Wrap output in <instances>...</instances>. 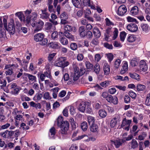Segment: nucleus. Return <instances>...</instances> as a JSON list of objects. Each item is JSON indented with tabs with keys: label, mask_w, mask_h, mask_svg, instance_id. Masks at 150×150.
<instances>
[{
	"label": "nucleus",
	"mask_w": 150,
	"mask_h": 150,
	"mask_svg": "<svg viewBox=\"0 0 150 150\" xmlns=\"http://www.w3.org/2000/svg\"><path fill=\"white\" fill-rule=\"evenodd\" d=\"M32 14V16L28 15L26 17V24L29 25L30 23L33 27H35L36 28L34 30V31L35 32H36L42 28L44 23L43 22L40 20H39L37 21H35L37 16V13L36 12H33Z\"/></svg>",
	"instance_id": "nucleus-1"
},
{
	"label": "nucleus",
	"mask_w": 150,
	"mask_h": 150,
	"mask_svg": "<svg viewBox=\"0 0 150 150\" xmlns=\"http://www.w3.org/2000/svg\"><path fill=\"white\" fill-rule=\"evenodd\" d=\"M3 22L5 29L11 34H13L15 31V24L13 20L11 19L10 21L8 23V26L7 24V20L4 17H3Z\"/></svg>",
	"instance_id": "nucleus-2"
},
{
	"label": "nucleus",
	"mask_w": 150,
	"mask_h": 150,
	"mask_svg": "<svg viewBox=\"0 0 150 150\" xmlns=\"http://www.w3.org/2000/svg\"><path fill=\"white\" fill-rule=\"evenodd\" d=\"M44 35L42 33L36 34L34 36V40L37 42H39V44L42 45H45L47 44V39L44 38Z\"/></svg>",
	"instance_id": "nucleus-3"
},
{
	"label": "nucleus",
	"mask_w": 150,
	"mask_h": 150,
	"mask_svg": "<svg viewBox=\"0 0 150 150\" xmlns=\"http://www.w3.org/2000/svg\"><path fill=\"white\" fill-rule=\"evenodd\" d=\"M69 124L68 121H64L59 126L61 128L60 132L62 134H67V131L69 128Z\"/></svg>",
	"instance_id": "nucleus-4"
},
{
	"label": "nucleus",
	"mask_w": 150,
	"mask_h": 150,
	"mask_svg": "<svg viewBox=\"0 0 150 150\" xmlns=\"http://www.w3.org/2000/svg\"><path fill=\"white\" fill-rule=\"evenodd\" d=\"M110 142L111 143L114 144L116 148H118L122 145L123 143L125 142V140L123 139H118L114 141L111 140Z\"/></svg>",
	"instance_id": "nucleus-5"
},
{
	"label": "nucleus",
	"mask_w": 150,
	"mask_h": 150,
	"mask_svg": "<svg viewBox=\"0 0 150 150\" xmlns=\"http://www.w3.org/2000/svg\"><path fill=\"white\" fill-rule=\"evenodd\" d=\"M107 101L110 103H112L114 105L117 104L118 103V100L117 97L109 95L107 99Z\"/></svg>",
	"instance_id": "nucleus-6"
},
{
	"label": "nucleus",
	"mask_w": 150,
	"mask_h": 150,
	"mask_svg": "<svg viewBox=\"0 0 150 150\" xmlns=\"http://www.w3.org/2000/svg\"><path fill=\"white\" fill-rule=\"evenodd\" d=\"M127 11V8L124 5L120 6L118 10L117 13L120 16H122L124 15Z\"/></svg>",
	"instance_id": "nucleus-7"
},
{
	"label": "nucleus",
	"mask_w": 150,
	"mask_h": 150,
	"mask_svg": "<svg viewBox=\"0 0 150 150\" xmlns=\"http://www.w3.org/2000/svg\"><path fill=\"white\" fill-rule=\"evenodd\" d=\"M127 29L129 31L133 32L137 31L138 27L136 25L133 23H131L127 26Z\"/></svg>",
	"instance_id": "nucleus-8"
},
{
	"label": "nucleus",
	"mask_w": 150,
	"mask_h": 150,
	"mask_svg": "<svg viewBox=\"0 0 150 150\" xmlns=\"http://www.w3.org/2000/svg\"><path fill=\"white\" fill-rule=\"evenodd\" d=\"M139 68L144 72L146 71L148 69L146 62L144 60H141L139 62Z\"/></svg>",
	"instance_id": "nucleus-9"
},
{
	"label": "nucleus",
	"mask_w": 150,
	"mask_h": 150,
	"mask_svg": "<svg viewBox=\"0 0 150 150\" xmlns=\"http://www.w3.org/2000/svg\"><path fill=\"white\" fill-rule=\"evenodd\" d=\"M93 32L94 36L95 38H99L101 36V33L99 29L97 27H95L93 28Z\"/></svg>",
	"instance_id": "nucleus-10"
},
{
	"label": "nucleus",
	"mask_w": 150,
	"mask_h": 150,
	"mask_svg": "<svg viewBox=\"0 0 150 150\" xmlns=\"http://www.w3.org/2000/svg\"><path fill=\"white\" fill-rule=\"evenodd\" d=\"M87 104H88V102H82L80 103L79 107V110L81 112H84Z\"/></svg>",
	"instance_id": "nucleus-11"
},
{
	"label": "nucleus",
	"mask_w": 150,
	"mask_h": 150,
	"mask_svg": "<svg viewBox=\"0 0 150 150\" xmlns=\"http://www.w3.org/2000/svg\"><path fill=\"white\" fill-rule=\"evenodd\" d=\"M111 28H108L106 30L105 33L104 34L105 38L104 39L105 40L107 41H108L109 40V38L110 36H111L112 35V32L111 31Z\"/></svg>",
	"instance_id": "nucleus-12"
},
{
	"label": "nucleus",
	"mask_w": 150,
	"mask_h": 150,
	"mask_svg": "<svg viewBox=\"0 0 150 150\" xmlns=\"http://www.w3.org/2000/svg\"><path fill=\"white\" fill-rule=\"evenodd\" d=\"M103 70L105 75H108L110 74V69L108 63H106L104 64L103 67Z\"/></svg>",
	"instance_id": "nucleus-13"
},
{
	"label": "nucleus",
	"mask_w": 150,
	"mask_h": 150,
	"mask_svg": "<svg viewBox=\"0 0 150 150\" xmlns=\"http://www.w3.org/2000/svg\"><path fill=\"white\" fill-rule=\"evenodd\" d=\"M85 27L84 26H80L79 29V33L81 37H84L86 36Z\"/></svg>",
	"instance_id": "nucleus-14"
},
{
	"label": "nucleus",
	"mask_w": 150,
	"mask_h": 150,
	"mask_svg": "<svg viewBox=\"0 0 150 150\" xmlns=\"http://www.w3.org/2000/svg\"><path fill=\"white\" fill-rule=\"evenodd\" d=\"M139 8L137 6L133 7L130 11L131 14L133 16L137 15L138 13Z\"/></svg>",
	"instance_id": "nucleus-15"
},
{
	"label": "nucleus",
	"mask_w": 150,
	"mask_h": 150,
	"mask_svg": "<svg viewBox=\"0 0 150 150\" xmlns=\"http://www.w3.org/2000/svg\"><path fill=\"white\" fill-rule=\"evenodd\" d=\"M63 34L66 38L69 39L71 41L74 40V38L73 36L70 33L67 31H65L64 33Z\"/></svg>",
	"instance_id": "nucleus-16"
},
{
	"label": "nucleus",
	"mask_w": 150,
	"mask_h": 150,
	"mask_svg": "<svg viewBox=\"0 0 150 150\" xmlns=\"http://www.w3.org/2000/svg\"><path fill=\"white\" fill-rule=\"evenodd\" d=\"M131 122V120H127L126 118H124L122 120V124L121 125V127L123 128L126 125H130Z\"/></svg>",
	"instance_id": "nucleus-17"
},
{
	"label": "nucleus",
	"mask_w": 150,
	"mask_h": 150,
	"mask_svg": "<svg viewBox=\"0 0 150 150\" xmlns=\"http://www.w3.org/2000/svg\"><path fill=\"white\" fill-rule=\"evenodd\" d=\"M15 15L17 16L21 21H23V22L26 23V20H25V17L23 14L21 12H18L15 13Z\"/></svg>",
	"instance_id": "nucleus-18"
},
{
	"label": "nucleus",
	"mask_w": 150,
	"mask_h": 150,
	"mask_svg": "<svg viewBox=\"0 0 150 150\" xmlns=\"http://www.w3.org/2000/svg\"><path fill=\"white\" fill-rule=\"evenodd\" d=\"M49 47L53 49H57L58 47V45L57 42H51L49 43L47 45Z\"/></svg>",
	"instance_id": "nucleus-19"
},
{
	"label": "nucleus",
	"mask_w": 150,
	"mask_h": 150,
	"mask_svg": "<svg viewBox=\"0 0 150 150\" xmlns=\"http://www.w3.org/2000/svg\"><path fill=\"white\" fill-rule=\"evenodd\" d=\"M6 37V31L4 29L2 30V28L0 27V38L1 39V40H3Z\"/></svg>",
	"instance_id": "nucleus-20"
},
{
	"label": "nucleus",
	"mask_w": 150,
	"mask_h": 150,
	"mask_svg": "<svg viewBox=\"0 0 150 150\" xmlns=\"http://www.w3.org/2000/svg\"><path fill=\"white\" fill-rule=\"evenodd\" d=\"M99 116L102 118H104L106 117L107 113L106 111L103 109L100 110L98 112Z\"/></svg>",
	"instance_id": "nucleus-21"
},
{
	"label": "nucleus",
	"mask_w": 150,
	"mask_h": 150,
	"mask_svg": "<svg viewBox=\"0 0 150 150\" xmlns=\"http://www.w3.org/2000/svg\"><path fill=\"white\" fill-rule=\"evenodd\" d=\"M85 66L87 69L92 70L93 69V65L89 61H87L85 62Z\"/></svg>",
	"instance_id": "nucleus-22"
},
{
	"label": "nucleus",
	"mask_w": 150,
	"mask_h": 150,
	"mask_svg": "<svg viewBox=\"0 0 150 150\" xmlns=\"http://www.w3.org/2000/svg\"><path fill=\"white\" fill-rule=\"evenodd\" d=\"M131 147L132 149H135L137 148L138 145V144L137 141L134 139H133L131 142Z\"/></svg>",
	"instance_id": "nucleus-23"
},
{
	"label": "nucleus",
	"mask_w": 150,
	"mask_h": 150,
	"mask_svg": "<svg viewBox=\"0 0 150 150\" xmlns=\"http://www.w3.org/2000/svg\"><path fill=\"white\" fill-rule=\"evenodd\" d=\"M94 70L95 73L98 74L99 73L100 71V68L99 64L98 63H96L93 66Z\"/></svg>",
	"instance_id": "nucleus-24"
},
{
	"label": "nucleus",
	"mask_w": 150,
	"mask_h": 150,
	"mask_svg": "<svg viewBox=\"0 0 150 150\" xmlns=\"http://www.w3.org/2000/svg\"><path fill=\"white\" fill-rule=\"evenodd\" d=\"M61 59L63 63V68L67 66L69 64V62L66 61L67 58L65 57H61Z\"/></svg>",
	"instance_id": "nucleus-25"
},
{
	"label": "nucleus",
	"mask_w": 150,
	"mask_h": 150,
	"mask_svg": "<svg viewBox=\"0 0 150 150\" xmlns=\"http://www.w3.org/2000/svg\"><path fill=\"white\" fill-rule=\"evenodd\" d=\"M90 126L91 131L93 132H95L97 131L98 128V125L97 124L95 123Z\"/></svg>",
	"instance_id": "nucleus-26"
},
{
	"label": "nucleus",
	"mask_w": 150,
	"mask_h": 150,
	"mask_svg": "<svg viewBox=\"0 0 150 150\" xmlns=\"http://www.w3.org/2000/svg\"><path fill=\"white\" fill-rule=\"evenodd\" d=\"M130 77L132 79L139 81L140 79V76L138 74L134 73H129Z\"/></svg>",
	"instance_id": "nucleus-27"
},
{
	"label": "nucleus",
	"mask_w": 150,
	"mask_h": 150,
	"mask_svg": "<svg viewBox=\"0 0 150 150\" xmlns=\"http://www.w3.org/2000/svg\"><path fill=\"white\" fill-rule=\"evenodd\" d=\"M136 88L138 91H140L144 90L146 89V87L144 85L138 84L137 85Z\"/></svg>",
	"instance_id": "nucleus-28"
},
{
	"label": "nucleus",
	"mask_w": 150,
	"mask_h": 150,
	"mask_svg": "<svg viewBox=\"0 0 150 150\" xmlns=\"http://www.w3.org/2000/svg\"><path fill=\"white\" fill-rule=\"evenodd\" d=\"M88 120L89 124L90 125L95 124L94 117L91 116H88L87 117Z\"/></svg>",
	"instance_id": "nucleus-29"
},
{
	"label": "nucleus",
	"mask_w": 150,
	"mask_h": 150,
	"mask_svg": "<svg viewBox=\"0 0 150 150\" xmlns=\"http://www.w3.org/2000/svg\"><path fill=\"white\" fill-rule=\"evenodd\" d=\"M80 2L81 4H83L84 6H91V3L90 0H80Z\"/></svg>",
	"instance_id": "nucleus-30"
},
{
	"label": "nucleus",
	"mask_w": 150,
	"mask_h": 150,
	"mask_svg": "<svg viewBox=\"0 0 150 150\" xmlns=\"http://www.w3.org/2000/svg\"><path fill=\"white\" fill-rule=\"evenodd\" d=\"M86 113L88 114H92L93 113V111L92 109L91 108L90 105L88 103V104H87L86 107Z\"/></svg>",
	"instance_id": "nucleus-31"
},
{
	"label": "nucleus",
	"mask_w": 150,
	"mask_h": 150,
	"mask_svg": "<svg viewBox=\"0 0 150 150\" xmlns=\"http://www.w3.org/2000/svg\"><path fill=\"white\" fill-rule=\"evenodd\" d=\"M81 127L82 129L84 131L86 130L88 128L87 123L86 122H83L81 125Z\"/></svg>",
	"instance_id": "nucleus-32"
},
{
	"label": "nucleus",
	"mask_w": 150,
	"mask_h": 150,
	"mask_svg": "<svg viewBox=\"0 0 150 150\" xmlns=\"http://www.w3.org/2000/svg\"><path fill=\"white\" fill-rule=\"evenodd\" d=\"M138 62L135 58L132 59L130 62V64L133 67H135L138 64Z\"/></svg>",
	"instance_id": "nucleus-33"
},
{
	"label": "nucleus",
	"mask_w": 150,
	"mask_h": 150,
	"mask_svg": "<svg viewBox=\"0 0 150 150\" xmlns=\"http://www.w3.org/2000/svg\"><path fill=\"white\" fill-rule=\"evenodd\" d=\"M126 34V33L125 31H122L120 33V39L123 42L124 41Z\"/></svg>",
	"instance_id": "nucleus-34"
},
{
	"label": "nucleus",
	"mask_w": 150,
	"mask_h": 150,
	"mask_svg": "<svg viewBox=\"0 0 150 150\" xmlns=\"http://www.w3.org/2000/svg\"><path fill=\"white\" fill-rule=\"evenodd\" d=\"M72 3L76 7L79 8L81 6L79 0H72Z\"/></svg>",
	"instance_id": "nucleus-35"
},
{
	"label": "nucleus",
	"mask_w": 150,
	"mask_h": 150,
	"mask_svg": "<svg viewBox=\"0 0 150 150\" xmlns=\"http://www.w3.org/2000/svg\"><path fill=\"white\" fill-rule=\"evenodd\" d=\"M116 118H114L112 119L110 121V126L111 127L113 128L117 124V121L116 120Z\"/></svg>",
	"instance_id": "nucleus-36"
},
{
	"label": "nucleus",
	"mask_w": 150,
	"mask_h": 150,
	"mask_svg": "<svg viewBox=\"0 0 150 150\" xmlns=\"http://www.w3.org/2000/svg\"><path fill=\"white\" fill-rule=\"evenodd\" d=\"M145 103V105L147 106L150 105V93L147 95Z\"/></svg>",
	"instance_id": "nucleus-37"
},
{
	"label": "nucleus",
	"mask_w": 150,
	"mask_h": 150,
	"mask_svg": "<svg viewBox=\"0 0 150 150\" xmlns=\"http://www.w3.org/2000/svg\"><path fill=\"white\" fill-rule=\"evenodd\" d=\"M141 28L142 30L145 32H146L148 29V27L146 24H142L141 25Z\"/></svg>",
	"instance_id": "nucleus-38"
},
{
	"label": "nucleus",
	"mask_w": 150,
	"mask_h": 150,
	"mask_svg": "<svg viewBox=\"0 0 150 150\" xmlns=\"http://www.w3.org/2000/svg\"><path fill=\"white\" fill-rule=\"evenodd\" d=\"M60 41L61 43L64 45L67 44L68 42L67 39L64 37H62L60 39Z\"/></svg>",
	"instance_id": "nucleus-39"
},
{
	"label": "nucleus",
	"mask_w": 150,
	"mask_h": 150,
	"mask_svg": "<svg viewBox=\"0 0 150 150\" xmlns=\"http://www.w3.org/2000/svg\"><path fill=\"white\" fill-rule=\"evenodd\" d=\"M60 18L61 19L67 20L68 18V15H67V13L65 12L62 13L60 15Z\"/></svg>",
	"instance_id": "nucleus-40"
},
{
	"label": "nucleus",
	"mask_w": 150,
	"mask_h": 150,
	"mask_svg": "<svg viewBox=\"0 0 150 150\" xmlns=\"http://www.w3.org/2000/svg\"><path fill=\"white\" fill-rule=\"evenodd\" d=\"M86 36L88 39H91L92 38L93 35L92 32L89 30L86 32Z\"/></svg>",
	"instance_id": "nucleus-41"
},
{
	"label": "nucleus",
	"mask_w": 150,
	"mask_h": 150,
	"mask_svg": "<svg viewBox=\"0 0 150 150\" xmlns=\"http://www.w3.org/2000/svg\"><path fill=\"white\" fill-rule=\"evenodd\" d=\"M26 76L28 77L29 80L31 81H35L36 80V77L35 76H34L32 75H31L28 74H27Z\"/></svg>",
	"instance_id": "nucleus-42"
},
{
	"label": "nucleus",
	"mask_w": 150,
	"mask_h": 150,
	"mask_svg": "<svg viewBox=\"0 0 150 150\" xmlns=\"http://www.w3.org/2000/svg\"><path fill=\"white\" fill-rule=\"evenodd\" d=\"M20 90V88L18 86L13 90L11 91L12 94L14 95L18 94Z\"/></svg>",
	"instance_id": "nucleus-43"
},
{
	"label": "nucleus",
	"mask_w": 150,
	"mask_h": 150,
	"mask_svg": "<svg viewBox=\"0 0 150 150\" xmlns=\"http://www.w3.org/2000/svg\"><path fill=\"white\" fill-rule=\"evenodd\" d=\"M57 125L58 126H59L60 124L64 122L63 121V117L62 116H59L57 119Z\"/></svg>",
	"instance_id": "nucleus-44"
},
{
	"label": "nucleus",
	"mask_w": 150,
	"mask_h": 150,
	"mask_svg": "<svg viewBox=\"0 0 150 150\" xmlns=\"http://www.w3.org/2000/svg\"><path fill=\"white\" fill-rule=\"evenodd\" d=\"M71 125L72 130H74L76 128V125L75 122H74L73 119L72 118L70 119Z\"/></svg>",
	"instance_id": "nucleus-45"
},
{
	"label": "nucleus",
	"mask_w": 150,
	"mask_h": 150,
	"mask_svg": "<svg viewBox=\"0 0 150 150\" xmlns=\"http://www.w3.org/2000/svg\"><path fill=\"white\" fill-rule=\"evenodd\" d=\"M104 46L109 49L111 50L113 49V46L112 44H109L107 42H105L103 43Z\"/></svg>",
	"instance_id": "nucleus-46"
},
{
	"label": "nucleus",
	"mask_w": 150,
	"mask_h": 150,
	"mask_svg": "<svg viewBox=\"0 0 150 150\" xmlns=\"http://www.w3.org/2000/svg\"><path fill=\"white\" fill-rule=\"evenodd\" d=\"M73 28L71 25H67L64 26V29L67 31L71 32Z\"/></svg>",
	"instance_id": "nucleus-47"
},
{
	"label": "nucleus",
	"mask_w": 150,
	"mask_h": 150,
	"mask_svg": "<svg viewBox=\"0 0 150 150\" xmlns=\"http://www.w3.org/2000/svg\"><path fill=\"white\" fill-rule=\"evenodd\" d=\"M58 37V32L57 31L53 32L51 35L52 38L54 40H56Z\"/></svg>",
	"instance_id": "nucleus-48"
},
{
	"label": "nucleus",
	"mask_w": 150,
	"mask_h": 150,
	"mask_svg": "<svg viewBox=\"0 0 150 150\" xmlns=\"http://www.w3.org/2000/svg\"><path fill=\"white\" fill-rule=\"evenodd\" d=\"M127 18V21L128 22H135L136 23H138V21L135 19L133 18L130 16H128Z\"/></svg>",
	"instance_id": "nucleus-49"
},
{
	"label": "nucleus",
	"mask_w": 150,
	"mask_h": 150,
	"mask_svg": "<svg viewBox=\"0 0 150 150\" xmlns=\"http://www.w3.org/2000/svg\"><path fill=\"white\" fill-rule=\"evenodd\" d=\"M135 37L133 35L129 36L127 38L128 41L130 42H133L135 41Z\"/></svg>",
	"instance_id": "nucleus-50"
},
{
	"label": "nucleus",
	"mask_w": 150,
	"mask_h": 150,
	"mask_svg": "<svg viewBox=\"0 0 150 150\" xmlns=\"http://www.w3.org/2000/svg\"><path fill=\"white\" fill-rule=\"evenodd\" d=\"M59 61L58 62L56 63L55 65L57 66H58L59 67H61L63 68V63L62 60V59H61V57H60L59 59Z\"/></svg>",
	"instance_id": "nucleus-51"
},
{
	"label": "nucleus",
	"mask_w": 150,
	"mask_h": 150,
	"mask_svg": "<svg viewBox=\"0 0 150 150\" xmlns=\"http://www.w3.org/2000/svg\"><path fill=\"white\" fill-rule=\"evenodd\" d=\"M129 95L132 98H135L137 96L136 94L132 91H129L128 93Z\"/></svg>",
	"instance_id": "nucleus-52"
},
{
	"label": "nucleus",
	"mask_w": 150,
	"mask_h": 150,
	"mask_svg": "<svg viewBox=\"0 0 150 150\" xmlns=\"http://www.w3.org/2000/svg\"><path fill=\"white\" fill-rule=\"evenodd\" d=\"M98 39L96 38H95L93 39L91 42V43L93 45H97L99 44V41Z\"/></svg>",
	"instance_id": "nucleus-53"
},
{
	"label": "nucleus",
	"mask_w": 150,
	"mask_h": 150,
	"mask_svg": "<svg viewBox=\"0 0 150 150\" xmlns=\"http://www.w3.org/2000/svg\"><path fill=\"white\" fill-rule=\"evenodd\" d=\"M107 58L109 62H111L113 59V55L111 53H109L107 54Z\"/></svg>",
	"instance_id": "nucleus-54"
},
{
	"label": "nucleus",
	"mask_w": 150,
	"mask_h": 150,
	"mask_svg": "<svg viewBox=\"0 0 150 150\" xmlns=\"http://www.w3.org/2000/svg\"><path fill=\"white\" fill-rule=\"evenodd\" d=\"M40 16V17L42 18L47 19L49 17L50 15L48 13H46L41 14Z\"/></svg>",
	"instance_id": "nucleus-55"
},
{
	"label": "nucleus",
	"mask_w": 150,
	"mask_h": 150,
	"mask_svg": "<svg viewBox=\"0 0 150 150\" xmlns=\"http://www.w3.org/2000/svg\"><path fill=\"white\" fill-rule=\"evenodd\" d=\"M86 71V69L85 68H81L79 71V76H81L84 74Z\"/></svg>",
	"instance_id": "nucleus-56"
},
{
	"label": "nucleus",
	"mask_w": 150,
	"mask_h": 150,
	"mask_svg": "<svg viewBox=\"0 0 150 150\" xmlns=\"http://www.w3.org/2000/svg\"><path fill=\"white\" fill-rule=\"evenodd\" d=\"M70 47L71 50H76L77 46L75 43H71L70 45Z\"/></svg>",
	"instance_id": "nucleus-57"
},
{
	"label": "nucleus",
	"mask_w": 150,
	"mask_h": 150,
	"mask_svg": "<svg viewBox=\"0 0 150 150\" xmlns=\"http://www.w3.org/2000/svg\"><path fill=\"white\" fill-rule=\"evenodd\" d=\"M77 59L79 61H82L84 58L83 54H82L79 53L77 56Z\"/></svg>",
	"instance_id": "nucleus-58"
},
{
	"label": "nucleus",
	"mask_w": 150,
	"mask_h": 150,
	"mask_svg": "<svg viewBox=\"0 0 150 150\" xmlns=\"http://www.w3.org/2000/svg\"><path fill=\"white\" fill-rule=\"evenodd\" d=\"M118 31L117 29L115 28V30L113 32L114 36L113 37V40H115L117 38L118 36Z\"/></svg>",
	"instance_id": "nucleus-59"
},
{
	"label": "nucleus",
	"mask_w": 150,
	"mask_h": 150,
	"mask_svg": "<svg viewBox=\"0 0 150 150\" xmlns=\"http://www.w3.org/2000/svg\"><path fill=\"white\" fill-rule=\"evenodd\" d=\"M55 55L56 54L55 53H53L52 54H49L48 57L49 61V62L51 61Z\"/></svg>",
	"instance_id": "nucleus-60"
},
{
	"label": "nucleus",
	"mask_w": 150,
	"mask_h": 150,
	"mask_svg": "<svg viewBox=\"0 0 150 150\" xmlns=\"http://www.w3.org/2000/svg\"><path fill=\"white\" fill-rule=\"evenodd\" d=\"M43 97L46 100L51 99V97L50 96L49 93L48 92H47L44 93Z\"/></svg>",
	"instance_id": "nucleus-61"
},
{
	"label": "nucleus",
	"mask_w": 150,
	"mask_h": 150,
	"mask_svg": "<svg viewBox=\"0 0 150 150\" xmlns=\"http://www.w3.org/2000/svg\"><path fill=\"white\" fill-rule=\"evenodd\" d=\"M130 98L127 95H126L124 97V101L126 103H129L130 102Z\"/></svg>",
	"instance_id": "nucleus-62"
},
{
	"label": "nucleus",
	"mask_w": 150,
	"mask_h": 150,
	"mask_svg": "<svg viewBox=\"0 0 150 150\" xmlns=\"http://www.w3.org/2000/svg\"><path fill=\"white\" fill-rule=\"evenodd\" d=\"M120 63V59L117 60L115 63V67L117 69L118 68Z\"/></svg>",
	"instance_id": "nucleus-63"
},
{
	"label": "nucleus",
	"mask_w": 150,
	"mask_h": 150,
	"mask_svg": "<svg viewBox=\"0 0 150 150\" xmlns=\"http://www.w3.org/2000/svg\"><path fill=\"white\" fill-rule=\"evenodd\" d=\"M108 84H109V82L107 81L103 82L100 83V86L103 87H106L107 86H108Z\"/></svg>",
	"instance_id": "nucleus-64"
}]
</instances>
